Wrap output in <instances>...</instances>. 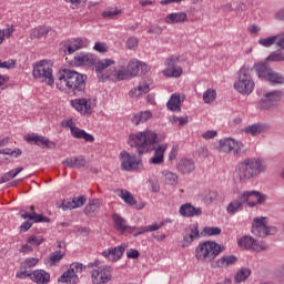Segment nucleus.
Returning a JSON list of instances; mask_svg holds the SVG:
<instances>
[{
    "mask_svg": "<svg viewBox=\"0 0 284 284\" xmlns=\"http://www.w3.org/2000/svg\"><path fill=\"white\" fill-rule=\"evenodd\" d=\"M283 91H271L266 92L264 97L257 102L260 110H271L274 108V103H278L283 99Z\"/></svg>",
    "mask_w": 284,
    "mask_h": 284,
    "instance_id": "obj_12",
    "label": "nucleus"
},
{
    "mask_svg": "<svg viewBox=\"0 0 284 284\" xmlns=\"http://www.w3.org/2000/svg\"><path fill=\"white\" fill-rule=\"evenodd\" d=\"M251 275H252V270L247 267H242L235 274L234 281L235 283H243V281H247V278H250Z\"/></svg>",
    "mask_w": 284,
    "mask_h": 284,
    "instance_id": "obj_39",
    "label": "nucleus"
},
{
    "mask_svg": "<svg viewBox=\"0 0 284 284\" xmlns=\"http://www.w3.org/2000/svg\"><path fill=\"white\" fill-rule=\"evenodd\" d=\"M27 243H30V245H34L36 247H39V245H41V243H43V237L32 235L31 237H29L27 240Z\"/></svg>",
    "mask_w": 284,
    "mask_h": 284,
    "instance_id": "obj_56",
    "label": "nucleus"
},
{
    "mask_svg": "<svg viewBox=\"0 0 284 284\" xmlns=\"http://www.w3.org/2000/svg\"><path fill=\"white\" fill-rule=\"evenodd\" d=\"M85 266L82 263L75 262L70 265V268L65 271L59 278V283H74L77 281V274L83 272Z\"/></svg>",
    "mask_w": 284,
    "mask_h": 284,
    "instance_id": "obj_15",
    "label": "nucleus"
},
{
    "mask_svg": "<svg viewBox=\"0 0 284 284\" xmlns=\"http://www.w3.org/2000/svg\"><path fill=\"white\" fill-rule=\"evenodd\" d=\"M112 220L115 230L118 232H121V234H125L128 230H130V225H128V220L119 215L118 213L112 214Z\"/></svg>",
    "mask_w": 284,
    "mask_h": 284,
    "instance_id": "obj_29",
    "label": "nucleus"
},
{
    "mask_svg": "<svg viewBox=\"0 0 284 284\" xmlns=\"http://www.w3.org/2000/svg\"><path fill=\"white\" fill-rule=\"evenodd\" d=\"M181 216H185L186 219H192L194 216H201L203 214V210L201 207H196L190 203L182 204L180 206Z\"/></svg>",
    "mask_w": 284,
    "mask_h": 284,
    "instance_id": "obj_24",
    "label": "nucleus"
},
{
    "mask_svg": "<svg viewBox=\"0 0 284 284\" xmlns=\"http://www.w3.org/2000/svg\"><path fill=\"white\" fill-rule=\"evenodd\" d=\"M121 168L125 172L139 170L143 165V161L136 159V155L130 154L128 151L120 153Z\"/></svg>",
    "mask_w": 284,
    "mask_h": 284,
    "instance_id": "obj_10",
    "label": "nucleus"
},
{
    "mask_svg": "<svg viewBox=\"0 0 284 284\" xmlns=\"http://www.w3.org/2000/svg\"><path fill=\"white\" fill-rule=\"evenodd\" d=\"M220 152H225L230 154L233 152L235 156H241L245 152V145L241 142H236L231 138L220 140Z\"/></svg>",
    "mask_w": 284,
    "mask_h": 284,
    "instance_id": "obj_9",
    "label": "nucleus"
},
{
    "mask_svg": "<svg viewBox=\"0 0 284 284\" xmlns=\"http://www.w3.org/2000/svg\"><path fill=\"white\" fill-rule=\"evenodd\" d=\"M0 154H4L7 156H14V159H19V156H21V154H23V152L21 151V149H10V148H6V149H0Z\"/></svg>",
    "mask_w": 284,
    "mask_h": 284,
    "instance_id": "obj_46",
    "label": "nucleus"
},
{
    "mask_svg": "<svg viewBox=\"0 0 284 284\" xmlns=\"http://www.w3.org/2000/svg\"><path fill=\"white\" fill-rule=\"evenodd\" d=\"M239 262V257L235 255H225L217 260L215 263L211 264V267H230V265H236Z\"/></svg>",
    "mask_w": 284,
    "mask_h": 284,
    "instance_id": "obj_30",
    "label": "nucleus"
},
{
    "mask_svg": "<svg viewBox=\"0 0 284 284\" xmlns=\"http://www.w3.org/2000/svg\"><path fill=\"white\" fill-rule=\"evenodd\" d=\"M164 21L169 26H176V23H185V21H187V13L185 12L169 13L165 17Z\"/></svg>",
    "mask_w": 284,
    "mask_h": 284,
    "instance_id": "obj_28",
    "label": "nucleus"
},
{
    "mask_svg": "<svg viewBox=\"0 0 284 284\" xmlns=\"http://www.w3.org/2000/svg\"><path fill=\"white\" fill-rule=\"evenodd\" d=\"M194 239H199V226L192 225L184 230L181 247H189L194 243Z\"/></svg>",
    "mask_w": 284,
    "mask_h": 284,
    "instance_id": "obj_22",
    "label": "nucleus"
},
{
    "mask_svg": "<svg viewBox=\"0 0 284 284\" xmlns=\"http://www.w3.org/2000/svg\"><path fill=\"white\" fill-rule=\"evenodd\" d=\"M33 223H50V217L43 216L42 214H37L33 212Z\"/></svg>",
    "mask_w": 284,
    "mask_h": 284,
    "instance_id": "obj_54",
    "label": "nucleus"
},
{
    "mask_svg": "<svg viewBox=\"0 0 284 284\" xmlns=\"http://www.w3.org/2000/svg\"><path fill=\"white\" fill-rule=\"evenodd\" d=\"M118 14H121V10H105L102 12L103 19H114Z\"/></svg>",
    "mask_w": 284,
    "mask_h": 284,
    "instance_id": "obj_55",
    "label": "nucleus"
},
{
    "mask_svg": "<svg viewBox=\"0 0 284 284\" xmlns=\"http://www.w3.org/2000/svg\"><path fill=\"white\" fill-rule=\"evenodd\" d=\"M73 63L77 68L81 65H97V55L88 52H80L73 58Z\"/></svg>",
    "mask_w": 284,
    "mask_h": 284,
    "instance_id": "obj_20",
    "label": "nucleus"
},
{
    "mask_svg": "<svg viewBox=\"0 0 284 284\" xmlns=\"http://www.w3.org/2000/svg\"><path fill=\"white\" fill-rule=\"evenodd\" d=\"M63 256H65V253H61V251H55V252L51 253L50 257H49L51 265L59 263V261H61V258H63Z\"/></svg>",
    "mask_w": 284,
    "mask_h": 284,
    "instance_id": "obj_50",
    "label": "nucleus"
},
{
    "mask_svg": "<svg viewBox=\"0 0 284 284\" xmlns=\"http://www.w3.org/2000/svg\"><path fill=\"white\" fill-rule=\"evenodd\" d=\"M38 263H39V258L37 257L26 258L23 262H21L20 270H27L30 272V270H32V267H36Z\"/></svg>",
    "mask_w": 284,
    "mask_h": 284,
    "instance_id": "obj_41",
    "label": "nucleus"
},
{
    "mask_svg": "<svg viewBox=\"0 0 284 284\" xmlns=\"http://www.w3.org/2000/svg\"><path fill=\"white\" fill-rule=\"evenodd\" d=\"M266 61H284V54L278 52H272L267 58Z\"/></svg>",
    "mask_w": 284,
    "mask_h": 284,
    "instance_id": "obj_57",
    "label": "nucleus"
},
{
    "mask_svg": "<svg viewBox=\"0 0 284 284\" xmlns=\"http://www.w3.org/2000/svg\"><path fill=\"white\" fill-rule=\"evenodd\" d=\"M274 229L267 226V223H265V217H255L253 220V225H252V234L254 236H257L260 239H265V236H270Z\"/></svg>",
    "mask_w": 284,
    "mask_h": 284,
    "instance_id": "obj_13",
    "label": "nucleus"
},
{
    "mask_svg": "<svg viewBox=\"0 0 284 284\" xmlns=\"http://www.w3.org/2000/svg\"><path fill=\"white\" fill-rule=\"evenodd\" d=\"M87 201H88V197L85 195H80L78 197H73L72 203L77 210V207H83Z\"/></svg>",
    "mask_w": 284,
    "mask_h": 284,
    "instance_id": "obj_52",
    "label": "nucleus"
},
{
    "mask_svg": "<svg viewBox=\"0 0 284 284\" xmlns=\"http://www.w3.org/2000/svg\"><path fill=\"white\" fill-rule=\"evenodd\" d=\"M163 176L168 185H176V183L179 182V175H176V173H173L172 171H163Z\"/></svg>",
    "mask_w": 284,
    "mask_h": 284,
    "instance_id": "obj_42",
    "label": "nucleus"
},
{
    "mask_svg": "<svg viewBox=\"0 0 284 284\" xmlns=\"http://www.w3.org/2000/svg\"><path fill=\"white\" fill-rule=\"evenodd\" d=\"M257 43L262 45L263 48H272V45H277V48H281L284 50V33H280L276 36H271L267 38H261Z\"/></svg>",
    "mask_w": 284,
    "mask_h": 284,
    "instance_id": "obj_19",
    "label": "nucleus"
},
{
    "mask_svg": "<svg viewBox=\"0 0 284 284\" xmlns=\"http://www.w3.org/2000/svg\"><path fill=\"white\" fill-rule=\"evenodd\" d=\"M237 245L242 250H252L253 252H265L267 250V244L263 242H257L254 237L250 235H244L237 240Z\"/></svg>",
    "mask_w": 284,
    "mask_h": 284,
    "instance_id": "obj_11",
    "label": "nucleus"
},
{
    "mask_svg": "<svg viewBox=\"0 0 284 284\" xmlns=\"http://www.w3.org/2000/svg\"><path fill=\"white\" fill-rule=\"evenodd\" d=\"M149 34H163V28H161L160 26L158 24H152L150 28H149Z\"/></svg>",
    "mask_w": 284,
    "mask_h": 284,
    "instance_id": "obj_61",
    "label": "nucleus"
},
{
    "mask_svg": "<svg viewBox=\"0 0 284 284\" xmlns=\"http://www.w3.org/2000/svg\"><path fill=\"white\" fill-rule=\"evenodd\" d=\"M120 64L122 69L115 71V79H118V81H125V79L130 77L128 69L125 70V59H122Z\"/></svg>",
    "mask_w": 284,
    "mask_h": 284,
    "instance_id": "obj_40",
    "label": "nucleus"
},
{
    "mask_svg": "<svg viewBox=\"0 0 284 284\" xmlns=\"http://www.w3.org/2000/svg\"><path fill=\"white\" fill-rule=\"evenodd\" d=\"M99 210V199L90 200L88 205L84 207V214H93Z\"/></svg>",
    "mask_w": 284,
    "mask_h": 284,
    "instance_id": "obj_45",
    "label": "nucleus"
},
{
    "mask_svg": "<svg viewBox=\"0 0 284 284\" xmlns=\"http://www.w3.org/2000/svg\"><path fill=\"white\" fill-rule=\"evenodd\" d=\"M33 79L40 81V83H45L47 85H54V75L52 74V65L48 60H42L36 63L32 70Z\"/></svg>",
    "mask_w": 284,
    "mask_h": 284,
    "instance_id": "obj_6",
    "label": "nucleus"
},
{
    "mask_svg": "<svg viewBox=\"0 0 284 284\" xmlns=\"http://www.w3.org/2000/svg\"><path fill=\"white\" fill-rule=\"evenodd\" d=\"M71 105L77 112H80V114H83L84 116L92 114V100L90 99L82 98L72 100Z\"/></svg>",
    "mask_w": 284,
    "mask_h": 284,
    "instance_id": "obj_18",
    "label": "nucleus"
},
{
    "mask_svg": "<svg viewBox=\"0 0 284 284\" xmlns=\"http://www.w3.org/2000/svg\"><path fill=\"white\" fill-rule=\"evenodd\" d=\"M267 201V195L258 191H244L241 193L237 200H233L226 207L227 214H236L243 210L245 203L248 207H256V205H263Z\"/></svg>",
    "mask_w": 284,
    "mask_h": 284,
    "instance_id": "obj_4",
    "label": "nucleus"
},
{
    "mask_svg": "<svg viewBox=\"0 0 284 284\" xmlns=\"http://www.w3.org/2000/svg\"><path fill=\"white\" fill-rule=\"evenodd\" d=\"M150 68L148 64L139 62L136 60H131L126 65V71L130 77H139V74H148Z\"/></svg>",
    "mask_w": 284,
    "mask_h": 284,
    "instance_id": "obj_21",
    "label": "nucleus"
},
{
    "mask_svg": "<svg viewBox=\"0 0 284 284\" xmlns=\"http://www.w3.org/2000/svg\"><path fill=\"white\" fill-rule=\"evenodd\" d=\"M163 225H165V222L153 223L148 226H142L140 234H145V232H156L158 230H161Z\"/></svg>",
    "mask_w": 284,
    "mask_h": 284,
    "instance_id": "obj_47",
    "label": "nucleus"
},
{
    "mask_svg": "<svg viewBox=\"0 0 284 284\" xmlns=\"http://www.w3.org/2000/svg\"><path fill=\"white\" fill-rule=\"evenodd\" d=\"M254 80L252 79L250 69L247 67H242L239 71V80L234 83V89L240 94L248 95L254 92Z\"/></svg>",
    "mask_w": 284,
    "mask_h": 284,
    "instance_id": "obj_7",
    "label": "nucleus"
},
{
    "mask_svg": "<svg viewBox=\"0 0 284 284\" xmlns=\"http://www.w3.org/2000/svg\"><path fill=\"white\" fill-rule=\"evenodd\" d=\"M136 45H139V40L135 37H131L126 40V48H129V50H134Z\"/></svg>",
    "mask_w": 284,
    "mask_h": 284,
    "instance_id": "obj_60",
    "label": "nucleus"
},
{
    "mask_svg": "<svg viewBox=\"0 0 284 284\" xmlns=\"http://www.w3.org/2000/svg\"><path fill=\"white\" fill-rule=\"evenodd\" d=\"M203 101L204 103H206L207 105H210V103H214L216 101V91L213 89H207L204 93H203Z\"/></svg>",
    "mask_w": 284,
    "mask_h": 284,
    "instance_id": "obj_43",
    "label": "nucleus"
},
{
    "mask_svg": "<svg viewBox=\"0 0 284 284\" xmlns=\"http://www.w3.org/2000/svg\"><path fill=\"white\" fill-rule=\"evenodd\" d=\"M14 68H17V60H8L4 62L0 60V69L14 70Z\"/></svg>",
    "mask_w": 284,
    "mask_h": 284,
    "instance_id": "obj_51",
    "label": "nucleus"
},
{
    "mask_svg": "<svg viewBox=\"0 0 284 284\" xmlns=\"http://www.w3.org/2000/svg\"><path fill=\"white\" fill-rule=\"evenodd\" d=\"M62 165H67L68 168H75L77 170H80V168H85L88 165V160H85V156H71L67 158L62 161Z\"/></svg>",
    "mask_w": 284,
    "mask_h": 284,
    "instance_id": "obj_26",
    "label": "nucleus"
},
{
    "mask_svg": "<svg viewBox=\"0 0 284 284\" xmlns=\"http://www.w3.org/2000/svg\"><path fill=\"white\" fill-rule=\"evenodd\" d=\"M150 119H152V112L140 111L132 116L131 123H133V125H140V123H145L146 121H150Z\"/></svg>",
    "mask_w": 284,
    "mask_h": 284,
    "instance_id": "obj_34",
    "label": "nucleus"
},
{
    "mask_svg": "<svg viewBox=\"0 0 284 284\" xmlns=\"http://www.w3.org/2000/svg\"><path fill=\"white\" fill-rule=\"evenodd\" d=\"M85 47V41L81 38H72L62 42V50L64 54H74L77 50H83Z\"/></svg>",
    "mask_w": 284,
    "mask_h": 284,
    "instance_id": "obj_17",
    "label": "nucleus"
},
{
    "mask_svg": "<svg viewBox=\"0 0 284 284\" xmlns=\"http://www.w3.org/2000/svg\"><path fill=\"white\" fill-rule=\"evenodd\" d=\"M176 63H179V57L172 55L171 58L166 59L168 68L163 70L164 77H173L174 79H179V77L183 74V69L178 67Z\"/></svg>",
    "mask_w": 284,
    "mask_h": 284,
    "instance_id": "obj_16",
    "label": "nucleus"
},
{
    "mask_svg": "<svg viewBox=\"0 0 284 284\" xmlns=\"http://www.w3.org/2000/svg\"><path fill=\"white\" fill-rule=\"evenodd\" d=\"M222 230L219 226H205L203 229L204 236H219Z\"/></svg>",
    "mask_w": 284,
    "mask_h": 284,
    "instance_id": "obj_48",
    "label": "nucleus"
},
{
    "mask_svg": "<svg viewBox=\"0 0 284 284\" xmlns=\"http://www.w3.org/2000/svg\"><path fill=\"white\" fill-rule=\"evenodd\" d=\"M16 277L20 280L30 278V281H32V272L26 268H20V271L17 272Z\"/></svg>",
    "mask_w": 284,
    "mask_h": 284,
    "instance_id": "obj_53",
    "label": "nucleus"
},
{
    "mask_svg": "<svg viewBox=\"0 0 284 284\" xmlns=\"http://www.w3.org/2000/svg\"><path fill=\"white\" fill-rule=\"evenodd\" d=\"M176 168L180 174H192L196 170V164H194V160L182 159L178 162Z\"/></svg>",
    "mask_w": 284,
    "mask_h": 284,
    "instance_id": "obj_27",
    "label": "nucleus"
},
{
    "mask_svg": "<svg viewBox=\"0 0 284 284\" xmlns=\"http://www.w3.org/2000/svg\"><path fill=\"white\" fill-rule=\"evenodd\" d=\"M265 170H267V165L262 159L246 158L236 165V176L240 183H247V181L258 179Z\"/></svg>",
    "mask_w": 284,
    "mask_h": 284,
    "instance_id": "obj_3",
    "label": "nucleus"
},
{
    "mask_svg": "<svg viewBox=\"0 0 284 284\" xmlns=\"http://www.w3.org/2000/svg\"><path fill=\"white\" fill-rule=\"evenodd\" d=\"M150 92V84L148 82H142L138 85V88H133L130 91V97L133 99H138V97H141V94H148Z\"/></svg>",
    "mask_w": 284,
    "mask_h": 284,
    "instance_id": "obj_37",
    "label": "nucleus"
},
{
    "mask_svg": "<svg viewBox=\"0 0 284 284\" xmlns=\"http://www.w3.org/2000/svg\"><path fill=\"white\" fill-rule=\"evenodd\" d=\"M120 196L128 205H134L136 203V200L134 199V196H132V193H130V191L122 190Z\"/></svg>",
    "mask_w": 284,
    "mask_h": 284,
    "instance_id": "obj_49",
    "label": "nucleus"
},
{
    "mask_svg": "<svg viewBox=\"0 0 284 284\" xmlns=\"http://www.w3.org/2000/svg\"><path fill=\"white\" fill-rule=\"evenodd\" d=\"M27 141L28 143H34L36 145H43L49 150H54V148H57L54 142L43 135H28Z\"/></svg>",
    "mask_w": 284,
    "mask_h": 284,
    "instance_id": "obj_25",
    "label": "nucleus"
},
{
    "mask_svg": "<svg viewBox=\"0 0 284 284\" xmlns=\"http://www.w3.org/2000/svg\"><path fill=\"white\" fill-rule=\"evenodd\" d=\"M256 74L258 79H263L264 81H267L273 85H277L278 83H284L283 74L271 69L267 62L257 63Z\"/></svg>",
    "mask_w": 284,
    "mask_h": 284,
    "instance_id": "obj_8",
    "label": "nucleus"
},
{
    "mask_svg": "<svg viewBox=\"0 0 284 284\" xmlns=\"http://www.w3.org/2000/svg\"><path fill=\"white\" fill-rule=\"evenodd\" d=\"M225 246L214 242V241H205L200 242L195 248V258L196 261H201L202 263H215L214 258L224 252Z\"/></svg>",
    "mask_w": 284,
    "mask_h": 284,
    "instance_id": "obj_5",
    "label": "nucleus"
},
{
    "mask_svg": "<svg viewBox=\"0 0 284 284\" xmlns=\"http://www.w3.org/2000/svg\"><path fill=\"white\" fill-rule=\"evenodd\" d=\"M125 253V246L120 245L113 248H108L102 252V256L106 258L108 261H111V263H116V261H120L121 256Z\"/></svg>",
    "mask_w": 284,
    "mask_h": 284,
    "instance_id": "obj_23",
    "label": "nucleus"
},
{
    "mask_svg": "<svg viewBox=\"0 0 284 284\" xmlns=\"http://www.w3.org/2000/svg\"><path fill=\"white\" fill-rule=\"evenodd\" d=\"M91 278L94 284L110 283L112 281V267L99 266L91 272Z\"/></svg>",
    "mask_w": 284,
    "mask_h": 284,
    "instance_id": "obj_14",
    "label": "nucleus"
},
{
    "mask_svg": "<svg viewBox=\"0 0 284 284\" xmlns=\"http://www.w3.org/2000/svg\"><path fill=\"white\" fill-rule=\"evenodd\" d=\"M13 33H14V27H8L1 30L2 41H6V37L7 39H10V37H12Z\"/></svg>",
    "mask_w": 284,
    "mask_h": 284,
    "instance_id": "obj_58",
    "label": "nucleus"
},
{
    "mask_svg": "<svg viewBox=\"0 0 284 284\" xmlns=\"http://www.w3.org/2000/svg\"><path fill=\"white\" fill-rule=\"evenodd\" d=\"M217 134H219V132H216L214 130H209V131L204 132L202 134V136L207 141L210 139H214Z\"/></svg>",
    "mask_w": 284,
    "mask_h": 284,
    "instance_id": "obj_64",
    "label": "nucleus"
},
{
    "mask_svg": "<svg viewBox=\"0 0 284 284\" xmlns=\"http://www.w3.org/2000/svg\"><path fill=\"white\" fill-rule=\"evenodd\" d=\"M60 207H62V210L64 212L68 211V210H75L74 203H72L70 201H65V200H63Z\"/></svg>",
    "mask_w": 284,
    "mask_h": 284,
    "instance_id": "obj_63",
    "label": "nucleus"
},
{
    "mask_svg": "<svg viewBox=\"0 0 284 284\" xmlns=\"http://www.w3.org/2000/svg\"><path fill=\"white\" fill-rule=\"evenodd\" d=\"M71 136H73V139H83L87 143L94 142V135L85 132V130L80 129L79 126L72 129Z\"/></svg>",
    "mask_w": 284,
    "mask_h": 284,
    "instance_id": "obj_33",
    "label": "nucleus"
},
{
    "mask_svg": "<svg viewBox=\"0 0 284 284\" xmlns=\"http://www.w3.org/2000/svg\"><path fill=\"white\" fill-rule=\"evenodd\" d=\"M93 50H95V52H108V44L104 42H95Z\"/></svg>",
    "mask_w": 284,
    "mask_h": 284,
    "instance_id": "obj_59",
    "label": "nucleus"
},
{
    "mask_svg": "<svg viewBox=\"0 0 284 284\" xmlns=\"http://www.w3.org/2000/svg\"><path fill=\"white\" fill-rule=\"evenodd\" d=\"M166 106L171 112H181V95L179 93H173L168 101Z\"/></svg>",
    "mask_w": 284,
    "mask_h": 284,
    "instance_id": "obj_35",
    "label": "nucleus"
},
{
    "mask_svg": "<svg viewBox=\"0 0 284 284\" xmlns=\"http://www.w3.org/2000/svg\"><path fill=\"white\" fill-rule=\"evenodd\" d=\"M31 281L37 284H49L50 283V273L43 270H36L32 272Z\"/></svg>",
    "mask_w": 284,
    "mask_h": 284,
    "instance_id": "obj_32",
    "label": "nucleus"
},
{
    "mask_svg": "<svg viewBox=\"0 0 284 284\" xmlns=\"http://www.w3.org/2000/svg\"><path fill=\"white\" fill-rule=\"evenodd\" d=\"M141 230H143V226H141V227L129 226V229L126 230V232H128L129 234H132L133 236H141V234H143V233H140Z\"/></svg>",
    "mask_w": 284,
    "mask_h": 284,
    "instance_id": "obj_62",
    "label": "nucleus"
},
{
    "mask_svg": "<svg viewBox=\"0 0 284 284\" xmlns=\"http://www.w3.org/2000/svg\"><path fill=\"white\" fill-rule=\"evenodd\" d=\"M23 172V166L12 169L11 171L4 173L0 178V183H8V181H12L17 175L21 174Z\"/></svg>",
    "mask_w": 284,
    "mask_h": 284,
    "instance_id": "obj_38",
    "label": "nucleus"
},
{
    "mask_svg": "<svg viewBox=\"0 0 284 284\" xmlns=\"http://www.w3.org/2000/svg\"><path fill=\"white\" fill-rule=\"evenodd\" d=\"M57 77L55 85L61 92L70 94V97H83L85 94L87 74L70 69H61Z\"/></svg>",
    "mask_w": 284,
    "mask_h": 284,
    "instance_id": "obj_2",
    "label": "nucleus"
},
{
    "mask_svg": "<svg viewBox=\"0 0 284 284\" xmlns=\"http://www.w3.org/2000/svg\"><path fill=\"white\" fill-rule=\"evenodd\" d=\"M267 130H270V126L267 124L255 123L246 126L244 129V132L246 134H251V136H258V134H263V132H267Z\"/></svg>",
    "mask_w": 284,
    "mask_h": 284,
    "instance_id": "obj_31",
    "label": "nucleus"
},
{
    "mask_svg": "<svg viewBox=\"0 0 284 284\" xmlns=\"http://www.w3.org/2000/svg\"><path fill=\"white\" fill-rule=\"evenodd\" d=\"M110 65H114V60L104 59L99 62H95V70L97 72H103V70H106V68H110Z\"/></svg>",
    "mask_w": 284,
    "mask_h": 284,
    "instance_id": "obj_44",
    "label": "nucleus"
},
{
    "mask_svg": "<svg viewBox=\"0 0 284 284\" xmlns=\"http://www.w3.org/2000/svg\"><path fill=\"white\" fill-rule=\"evenodd\" d=\"M52 30L50 27L40 26L30 31V39H41L43 37H48V33Z\"/></svg>",
    "mask_w": 284,
    "mask_h": 284,
    "instance_id": "obj_36",
    "label": "nucleus"
},
{
    "mask_svg": "<svg viewBox=\"0 0 284 284\" xmlns=\"http://www.w3.org/2000/svg\"><path fill=\"white\" fill-rule=\"evenodd\" d=\"M159 141V135L154 131H142L129 136V145L135 148L138 154H148L154 150V155L150 159L152 165H161L163 163L165 150H168L166 144H161L154 148Z\"/></svg>",
    "mask_w": 284,
    "mask_h": 284,
    "instance_id": "obj_1",
    "label": "nucleus"
}]
</instances>
